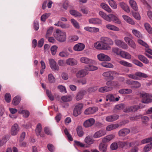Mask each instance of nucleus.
<instances>
[{
  "label": "nucleus",
  "mask_w": 152,
  "mask_h": 152,
  "mask_svg": "<svg viewBox=\"0 0 152 152\" xmlns=\"http://www.w3.org/2000/svg\"><path fill=\"white\" fill-rule=\"evenodd\" d=\"M95 121V120L94 118H89L84 121L83 126L86 128L91 127L94 124Z\"/></svg>",
  "instance_id": "14"
},
{
  "label": "nucleus",
  "mask_w": 152,
  "mask_h": 152,
  "mask_svg": "<svg viewBox=\"0 0 152 152\" xmlns=\"http://www.w3.org/2000/svg\"><path fill=\"white\" fill-rule=\"evenodd\" d=\"M130 132V130L128 129H123L118 132V134L120 136H124L128 134Z\"/></svg>",
  "instance_id": "21"
},
{
  "label": "nucleus",
  "mask_w": 152,
  "mask_h": 152,
  "mask_svg": "<svg viewBox=\"0 0 152 152\" xmlns=\"http://www.w3.org/2000/svg\"><path fill=\"white\" fill-rule=\"evenodd\" d=\"M131 7L136 11H137L138 7L136 2L134 0H130L129 1Z\"/></svg>",
  "instance_id": "30"
},
{
  "label": "nucleus",
  "mask_w": 152,
  "mask_h": 152,
  "mask_svg": "<svg viewBox=\"0 0 152 152\" xmlns=\"http://www.w3.org/2000/svg\"><path fill=\"white\" fill-rule=\"evenodd\" d=\"M119 5L120 7L126 12L129 13L130 12L129 7L125 3L121 2L119 3Z\"/></svg>",
  "instance_id": "25"
},
{
  "label": "nucleus",
  "mask_w": 152,
  "mask_h": 152,
  "mask_svg": "<svg viewBox=\"0 0 152 152\" xmlns=\"http://www.w3.org/2000/svg\"><path fill=\"white\" fill-rule=\"evenodd\" d=\"M113 38L115 39V42L116 45L124 49H128V46L127 44L121 40L117 39L118 37L117 36H114Z\"/></svg>",
  "instance_id": "4"
},
{
  "label": "nucleus",
  "mask_w": 152,
  "mask_h": 152,
  "mask_svg": "<svg viewBox=\"0 0 152 152\" xmlns=\"http://www.w3.org/2000/svg\"><path fill=\"white\" fill-rule=\"evenodd\" d=\"M107 1L109 4L113 9H116L117 8V4L115 1L114 0H108Z\"/></svg>",
  "instance_id": "39"
},
{
  "label": "nucleus",
  "mask_w": 152,
  "mask_h": 152,
  "mask_svg": "<svg viewBox=\"0 0 152 152\" xmlns=\"http://www.w3.org/2000/svg\"><path fill=\"white\" fill-rule=\"evenodd\" d=\"M85 48L84 44L81 43L75 45L73 47V49L76 51H80L83 50Z\"/></svg>",
  "instance_id": "17"
},
{
  "label": "nucleus",
  "mask_w": 152,
  "mask_h": 152,
  "mask_svg": "<svg viewBox=\"0 0 152 152\" xmlns=\"http://www.w3.org/2000/svg\"><path fill=\"white\" fill-rule=\"evenodd\" d=\"M55 78L53 75L50 74L48 75V81L49 83H53L55 82Z\"/></svg>",
  "instance_id": "40"
},
{
  "label": "nucleus",
  "mask_w": 152,
  "mask_h": 152,
  "mask_svg": "<svg viewBox=\"0 0 152 152\" xmlns=\"http://www.w3.org/2000/svg\"><path fill=\"white\" fill-rule=\"evenodd\" d=\"M80 61L82 63L88 64H95L96 63L94 60L84 57H81Z\"/></svg>",
  "instance_id": "7"
},
{
  "label": "nucleus",
  "mask_w": 152,
  "mask_h": 152,
  "mask_svg": "<svg viewBox=\"0 0 152 152\" xmlns=\"http://www.w3.org/2000/svg\"><path fill=\"white\" fill-rule=\"evenodd\" d=\"M5 99L7 102H9L11 100V95L10 93H7L5 95Z\"/></svg>",
  "instance_id": "61"
},
{
  "label": "nucleus",
  "mask_w": 152,
  "mask_h": 152,
  "mask_svg": "<svg viewBox=\"0 0 152 152\" xmlns=\"http://www.w3.org/2000/svg\"><path fill=\"white\" fill-rule=\"evenodd\" d=\"M119 117V115L113 114L106 117L105 119L107 122H113L118 119Z\"/></svg>",
  "instance_id": "15"
},
{
  "label": "nucleus",
  "mask_w": 152,
  "mask_h": 152,
  "mask_svg": "<svg viewBox=\"0 0 152 152\" xmlns=\"http://www.w3.org/2000/svg\"><path fill=\"white\" fill-rule=\"evenodd\" d=\"M18 113L23 115L24 117L26 118L28 117L29 115V113L26 110H20L18 111Z\"/></svg>",
  "instance_id": "42"
},
{
  "label": "nucleus",
  "mask_w": 152,
  "mask_h": 152,
  "mask_svg": "<svg viewBox=\"0 0 152 152\" xmlns=\"http://www.w3.org/2000/svg\"><path fill=\"white\" fill-rule=\"evenodd\" d=\"M42 129V126L40 123L38 124L35 129V132L37 136H40L41 137H44L43 135L41 134Z\"/></svg>",
  "instance_id": "28"
},
{
  "label": "nucleus",
  "mask_w": 152,
  "mask_h": 152,
  "mask_svg": "<svg viewBox=\"0 0 152 152\" xmlns=\"http://www.w3.org/2000/svg\"><path fill=\"white\" fill-rule=\"evenodd\" d=\"M141 86V84L138 82L136 81H133L132 86H131V88H138Z\"/></svg>",
  "instance_id": "50"
},
{
  "label": "nucleus",
  "mask_w": 152,
  "mask_h": 152,
  "mask_svg": "<svg viewBox=\"0 0 152 152\" xmlns=\"http://www.w3.org/2000/svg\"><path fill=\"white\" fill-rule=\"evenodd\" d=\"M106 134V132L104 130H100L95 132L93 137L95 138H99L104 135Z\"/></svg>",
  "instance_id": "16"
},
{
  "label": "nucleus",
  "mask_w": 152,
  "mask_h": 152,
  "mask_svg": "<svg viewBox=\"0 0 152 152\" xmlns=\"http://www.w3.org/2000/svg\"><path fill=\"white\" fill-rule=\"evenodd\" d=\"M106 27L108 30L112 31H120V29L118 27L112 24H107L106 26Z\"/></svg>",
  "instance_id": "24"
},
{
  "label": "nucleus",
  "mask_w": 152,
  "mask_h": 152,
  "mask_svg": "<svg viewBox=\"0 0 152 152\" xmlns=\"http://www.w3.org/2000/svg\"><path fill=\"white\" fill-rule=\"evenodd\" d=\"M49 64L51 68L53 70H58L59 69V66L57 65L55 61L53 59H49Z\"/></svg>",
  "instance_id": "11"
},
{
  "label": "nucleus",
  "mask_w": 152,
  "mask_h": 152,
  "mask_svg": "<svg viewBox=\"0 0 152 152\" xmlns=\"http://www.w3.org/2000/svg\"><path fill=\"white\" fill-rule=\"evenodd\" d=\"M132 15L136 19L138 20L140 19V16L138 13L136 12H133Z\"/></svg>",
  "instance_id": "64"
},
{
  "label": "nucleus",
  "mask_w": 152,
  "mask_h": 152,
  "mask_svg": "<svg viewBox=\"0 0 152 152\" xmlns=\"http://www.w3.org/2000/svg\"><path fill=\"white\" fill-rule=\"evenodd\" d=\"M100 6L102 9L110 13L112 12L111 9L107 4L104 3H102L100 4Z\"/></svg>",
  "instance_id": "33"
},
{
  "label": "nucleus",
  "mask_w": 152,
  "mask_h": 152,
  "mask_svg": "<svg viewBox=\"0 0 152 152\" xmlns=\"http://www.w3.org/2000/svg\"><path fill=\"white\" fill-rule=\"evenodd\" d=\"M115 137V135L113 134H109L103 137L102 139V141L103 143H106L113 140Z\"/></svg>",
  "instance_id": "18"
},
{
  "label": "nucleus",
  "mask_w": 152,
  "mask_h": 152,
  "mask_svg": "<svg viewBox=\"0 0 152 152\" xmlns=\"http://www.w3.org/2000/svg\"><path fill=\"white\" fill-rule=\"evenodd\" d=\"M141 96L143 99L142 101V102L143 103H148L152 102V99L149 98L151 97V95L149 94H142L141 95Z\"/></svg>",
  "instance_id": "9"
},
{
  "label": "nucleus",
  "mask_w": 152,
  "mask_h": 152,
  "mask_svg": "<svg viewBox=\"0 0 152 152\" xmlns=\"http://www.w3.org/2000/svg\"><path fill=\"white\" fill-rule=\"evenodd\" d=\"M99 15L104 20L108 22L113 21L115 23L120 24L121 22L120 20L115 15L112 14L107 15L104 12L100 11L99 12Z\"/></svg>",
  "instance_id": "1"
},
{
  "label": "nucleus",
  "mask_w": 152,
  "mask_h": 152,
  "mask_svg": "<svg viewBox=\"0 0 152 152\" xmlns=\"http://www.w3.org/2000/svg\"><path fill=\"white\" fill-rule=\"evenodd\" d=\"M144 107V105H143L141 104H140L139 105H133L132 106V112H136L140 109L143 108Z\"/></svg>",
  "instance_id": "35"
},
{
  "label": "nucleus",
  "mask_w": 152,
  "mask_h": 152,
  "mask_svg": "<svg viewBox=\"0 0 152 152\" xmlns=\"http://www.w3.org/2000/svg\"><path fill=\"white\" fill-rule=\"evenodd\" d=\"M152 148V143L146 145L144 148V150L145 152H148L151 150Z\"/></svg>",
  "instance_id": "52"
},
{
  "label": "nucleus",
  "mask_w": 152,
  "mask_h": 152,
  "mask_svg": "<svg viewBox=\"0 0 152 152\" xmlns=\"http://www.w3.org/2000/svg\"><path fill=\"white\" fill-rule=\"evenodd\" d=\"M140 118H141L142 122L144 124H146L149 120V118L146 116H141Z\"/></svg>",
  "instance_id": "60"
},
{
  "label": "nucleus",
  "mask_w": 152,
  "mask_h": 152,
  "mask_svg": "<svg viewBox=\"0 0 152 152\" xmlns=\"http://www.w3.org/2000/svg\"><path fill=\"white\" fill-rule=\"evenodd\" d=\"M89 22L90 23L99 24L101 23L102 21L98 18H92L89 19Z\"/></svg>",
  "instance_id": "34"
},
{
  "label": "nucleus",
  "mask_w": 152,
  "mask_h": 152,
  "mask_svg": "<svg viewBox=\"0 0 152 152\" xmlns=\"http://www.w3.org/2000/svg\"><path fill=\"white\" fill-rule=\"evenodd\" d=\"M81 113V111L79 110L74 108L73 111V115L74 116L76 117Z\"/></svg>",
  "instance_id": "59"
},
{
  "label": "nucleus",
  "mask_w": 152,
  "mask_h": 152,
  "mask_svg": "<svg viewBox=\"0 0 152 152\" xmlns=\"http://www.w3.org/2000/svg\"><path fill=\"white\" fill-rule=\"evenodd\" d=\"M122 17L128 23L133 25L135 24L133 20L128 16L124 15H122Z\"/></svg>",
  "instance_id": "26"
},
{
  "label": "nucleus",
  "mask_w": 152,
  "mask_h": 152,
  "mask_svg": "<svg viewBox=\"0 0 152 152\" xmlns=\"http://www.w3.org/2000/svg\"><path fill=\"white\" fill-rule=\"evenodd\" d=\"M20 130L19 125L17 124H14L12 127L10 133L13 136L16 135Z\"/></svg>",
  "instance_id": "10"
},
{
  "label": "nucleus",
  "mask_w": 152,
  "mask_h": 152,
  "mask_svg": "<svg viewBox=\"0 0 152 152\" xmlns=\"http://www.w3.org/2000/svg\"><path fill=\"white\" fill-rule=\"evenodd\" d=\"M54 37L57 40L61 42L65 41L66 37V33L59 29L56 30Z\"/></svg>",
  "instance_id": "2"
},
{
  "label": "nucleus",
  "mask_w": 152,
  "mask_h": 152,
  "mask_svg": "<svg viewBox=\"0 0 152 152\" xmlns=\"http://www.w3.org/2000/svg\"><path fill=\"white\" fill-rule=\"evenodd\" d=\"M98 110L96 107H91L86 109L84 112L85 115H89L93 114L96 112Z\"/></svg>",
  "instance_id": "13"
},
{
  "label": "nucleus",
  "mask_w": 152,
  "mask_h": 152,
  "mask_svg": "<svg viewBox=\"0 0 152 152\" xmlns=\"http://www.w3.org/2000/svg\"><path fill=\"white\" fill-rule=\"evenodd\" d=\"M57 48L58 47L56 45H53L51 47L50 50L51 53L53 55H54L56 54Z\"/></svg>",
  "instance_id": "56"
},
{
  "label": "nucleus",
  "mask_w": 152,
  "mask_h": 152,
  "mask_svg": "<svg viewBox=\"0 0 152 152\" xmlns=\"http://www.w3.org/2000/svg\"><path fill=\"white\" fill-rule=\"evenodd\" d=\"M113 89L112 87L104 86L100 88L99 89V92L102 93L105 92L110 91Z\"/></svg>",
  "instance_id": "31"
},
{
  "label": "nucleus",
  "mask_w": 152,
  "mask_h": 152,
  "mask_svg": "<svg viewBox=\"0 0 152 152\" xmlns=\"http://www.w3.org/2000/svg\"><path fill=\"white\" fill-rule=\"evenodd\" d=\"M50 15V13H46L43 15L41 17V19L42 21H45Z\"/></svg>",
  "instance_id": "53"
},
{
  "label": "nucleus",
  "mask_w": 152,
  "mask_h": 152,
  "mask_svg": "<svg viewBox=\"0 0 152 152\" xmlns=\"http://www.w3.org/2000/svg\"><path fill=\"white\" fill-rule=\"evenodd\" d=\"M66 63L68 65L73 66L76 65L77 62L75 59L70 58L66 60Z\"/></svg>",
  "instance_id": "20"
},
{
  "label": "nucleus",
  "mask_w": 152,
  "mask_h": 152,
  "mask_svg": "<svg viewBox=\"0 0 152 152\" xmlns=\"http://www.w3.org/2000/svg\"><path fill=\"white\" fill-rule=\"evenodd\" d=\"M84 29L86 31L91 32H97L99 31L98 28L95 27H90L88 26L85 27Z\"/></svg>",
  "instance_id": "29"
},
{
  "label": "nucleus",
  "mask_w": 152,
  "mask_h": 152,
  "mask_svg": "<svg viewBox=\"0 0 152 152\" xmlns=\"http://www.w3.org/2000/svg\"><path fill=\"white\" fill-rule=\"evenodd\" d=\"M61 99L64 102H66L71 101L72 99V98L71 96L68 95L62 96Z\"/></svg>",
  "instance_id": "44"
},
{
  "label": "nucleus",
  "mask_w": 152,
  "mask_h": 152,
  "mask_svg": "<svg viewBox=\"0 0 152 152\" xmlns=\"http://www.w3.org/2000/svg\"><path fill=\"white\" fill-rule=\"evenodd\" d=\"M92 64H89L88 65L86 66L85 69L87 71H93L96 70L98 68L97 67L92 65Z\"/></svg>",
  "instance_id": "36"
},
{
  "label": "nucleus",
  "mask_w": 152,
  "mask_h": 152,
  "mask_svg": "<svg viewBox=\"0 0 152 152\" xmlns=\"http://www.w3.org/2000/svg\"><path fill=\"white\" fill-rule=\"evenodd\" d=\"M132 62L135 65L140 66L142 67L143 66L142 64L137 60L134 59L132 61Z\"/></svg>",
  "instance_id": "63"
},
{
  "label": "nucleus",
  "mask_w": 152,
  "mask_h": 152,
  "mask_svg": "<svg viewBox=\"0 0 152 152\" xmlns=\"http://www.w3.org/2000/svg\"><path fill=\"white\" fill-rule=\"evenodd\" d=\"M64 132L65 134L67 135V137L69 140L72 141L73 140V139L71 135L69 133L66 129H65L64 130Z\"/></svg>",
  "instance_id": "58"
},
{
  "label": "nucleus",
  "mask_w": 152,
  "mask_h": 152,
  "mask_svg": "<svg viewBox=\"0 0 152 152\" xmlns=\"http://www.w3.org/2000/svg\"><path fill=\"white\" fill-rule=\"evenodd\" d=\"M71 21L74 26L77 28H79L80 27L79 24L75 20L72 19L71 20Z\"/></svg>",
  "instance_id": "55"
},
{
  "label": "nucleus",
  "mask_w": 152,
  "mask_h": 152,
  "mask_svg": "<svg viewBox=\"0 0 152 152\" xmlns=\"http://www.w3.org/2000/svg\"><path fill=\"white\" fill-rule=\"evenodd\" d=\"M87 93L86 91L85 90H82L78 92L76 96V99L77 101L80 100L82 99L84 96Z\"/></svg>",
  "instance_id": "19"
},
{
  "label": "nucleus",
  "mask_w": 152,
  "mask_h": 152,
  "mask_svg": "<svg viewBox=\"0 0 152 152\" xmlns=\"http://www.w3.org/2000/svg\"><path fill=\"white\" fill-rule=\"evenodd\" d=\"M100 41L106 46H109L108 45H113V42L111 39L107 37H101Z\"/></svg>",
  "instance_id": "8"
},
{
  "label": "nucleus",
  "mask_w": 152,
  "mask_h": 152,
  "mask_svg": "<svg viewBox=\"0 0 152 152\" xmlns=\"http://www.w3.org/2000/svg\"><path fill=\"white\" fill-rule=\"evenodd\" d=\"M132 32L135 36L138 37H140L141 36V35L140 32L137 30L133 29L132 30Z\"/></svg>",
  "instance_id": "57"
},
{
  "label": "nucleus",
  "mask_w": 152,
  "mask_h": 152,
  "mask_svg": "<svg viewBox=\"0 0 152 152\" xmlns=\"http://www.w3.org/2000/svg\"><path fill=\"white\" fill-rule=\"evenodd\" d=\"M118 92L121 94H126L131 93L132 91L130 89H122L120 90Z\"/></svg>",
  "instance_id": "38"
},
{
  "label": "nucleus",
  "mask_w": 152,
  "mask_h": 152,
  "mask_svg": "<svg viewBox=\"0 0 152 152\" xmlns=\"http://www.w3.org/2000/svg\"><path fill=\"white\" fill-rule=\"evenodd\" d=\"M138 58L141 61L145 64H147L149 63L148 60L142 55H139Z\"/></svg>",
  "instance_id": "45"
},
{
  "label": "nucleus",
  "mask_w": 152,
  "mask_h": 152,
  "mask_svg": "<svg viewBox=\"0 0 152 152\" xmlns=\"http://www.w3.org/2000/svg\"><path fill=\"white\" fill-rule=\"evenodd\" d=\"M84 141L87 144L91 145L94 143V140L91 136L88 135L85 138Z\"/></svg>",
  "instance_id": "23"
},
{
  "label": "nucleus",
  "mask_w": 152,
  "mask_h": 152,
  "mask_svg": "<svg viewBox=\"0 0 152 152\" xmlns=\"http://www.w3.org/2000/svg\"><path fill=\"white\" fill-rule=\"evenodd\" d=\"M94 45L96 49L99 50H108L110 48V46H106L100 41L95 43Z\"/></svg>",
  "instance_id": "5"
},
{
  "label": "nucleus",
  "mask_w": 152,
  "mask_h": 152,
  "mask_svg": "<svg viewBox=\"0 0 152 152\" xmlns=\"http://www.w3.org/2000/svg\"><path fill=\"white\" fill-rule=\"evenodd\" d=\"M120 55L121 56L124 58L128 59H130L131 58V56L128 53L122 51L120 52Z\"/></svg>",
  "instance_id": "27"
},
{
  "label": "nucleus",
  "mask_w": 152,
  "mask_h": 152,
  "mask_svg": "<svg viewBox=\"0 0 152 152\" xmlns=\"http://www.w3.org/2000/svg\"><path fill=\"white\" fill-rule=\"evenodd\" d=\"M145 27L147 31L150 34L152 33V28L149 24L145 23L144 24Z\"/></svg>",
  "instance_id": "48"
},
{
  "label": "nucleus",
  "mask_w": 152,
  "mask_h": 152,
  "mask_svg": "<svg viewBox=\"0 0 152 152\" xmlns=\"http://www.w3.org/2000/svg\"><path fill=\"white\" fill-rule=\"evenodd\" d=\"M128 76L129 78L134 80H138L139 77L146 78L148 77L147 75L140 72H136L134 74H129Z\"/></svg>",
  "instance_id": "3"
},
{
  "label": "nucleus",
  "mask_w": 152,
  "mask_h": 152,
  "mask_svg": "<svg viewBox=\"0 0 152 152\" xmlns=\"http://www.w3.org/2000/svg\"><path fill=\"white\" fill-rule=\"evenodd\" d=\"M88 74L87 70L85 69H82L78 71L76 74V76L78 78H80L84 77Z\"/></svg>",
  "instance_id": "22"
},
{
  "label": "nucleus",
  "mask_w": 152,
  "mask_h": 152,
  "mask_svg": "<svg viewBox=\"0 0 152 152\" xmlns=\"http://www.w3.org/2000/svg\"><path fill=\"white\" fill-rule=\"evenodd\" d=\"M76 131L79 137H82L84 134L82 127L81 126H78L77 128Z\"/></svg>",
  "instance_id": "41"
},
{
  "label": "nucleus",
  "mask_w": 152,
  "mask_h": 152,
  "mask_svg": "<svg viewBox=\"0 0 152 152\" xmlns=\"http://www.w3.org/2000/svg\"><path fill=\"white\" fill-rule=\"evenodd\" d=\"M120 125L118 124H114L109 125L107 126L106 130L109 131L118 128Z\"/></svg>",
  "instance_id": "32"
},
{
  "label": "nucleus",
  "mask_w": 152,
  "mask_h": 152,
  "mask_svg": "<svg viewBox=\"0 0 152 152\" xmlns=\"http://www.w3.org/2000/svg\"><path fill=\"white\" fill-rule=\"evenodd\" d=\"M115 74L116 72L114 71H107L103 73L102 75L105 79L108 80H112L114 79L113 76Z\"/></svg>",
  "instance_id": "6"
},
{
  "label": "nucleus",
  "mask_w": 152,
  "mask_h": 152,
  "mask_svg": "<svg viewBox=\"0 0 152 152\" xmlns=\"http://www.w3.org/2000/svg\"><path fill=\"white\" fill-rule=\"evenodd\" d=\"M53 29L52 27H50L47 30L45 36L46 38H48L51 35L53 32Z\"/></svg>",
  "instance_id": "51"
},
{
  "label": "nucleus",
  "mask_w": 152,
  "mask_h": 152,
  "mask_svg": "<svg viewBox=\"0 0 152 152\" xmlns=\"http://www.w3.org/2000/svg\"><path fill=\"white\" fill-rule=\"evenodd\" d=\"M107 145L102 143H100L99 146V151L102 152H105L107 150Z\"/></svg>",
  "instance_id": "37"
},
{
  "label": "nucleus",
  "mask_w": 152,
  "mask_h": 152,
  "mask_svg": "<svg viewBox=\"0 0 152 152\" xmlns=\"http://www.w3.org/2000/svg\"><path fill=\"white\" fill-rule=\"evenodd\" d=\"M118 63L122 65L125 66L129 67H132V65L131 64L124 60L120 61L118 62Z\"/></svg>",
  "instance_id": "46"
},
{
  "label": "nucleus",
  "mask_w": 152,
  "mask_h": 152,
  "mask_svg": "<svg viewBox=\"0 0 152 152\" xmlns=\"http://www.w3.org/2000/svg\"><path fill=\"white\" fill-rule=\"evenodd\" d=\"M20 99L19 96H16L13 99L12 101V104L15 105H18L20 103Z\"/></svg>",
  "instance_id": "43"
},
{
  "label": "nucleus",
  "mask_w": 152,
  "mask_h": 152,
  "mask_svg": "<svg viewBox=\"0 0 152 152\" xmlns=\"http://www.w3.org/2000/svg\"><path fill=\"white\" fill-rule=\"evenodd\" d=\"M69 12L71 15L76 17H80L82 16L80 13L75 10H71Z\"/></svg>",
  "instance_id": "47"
},
{
  "label": "nucleus",
  "mask_w": 152,
  "mask_h": 152,
  "mask_svg": "<svg viewBox=\"0 0 152 152\" xmlns=\"http://www.w3.org/2000/svg\"><path fill=\"white\" fill-rule=\"evenodd\" d=\"M83 107V104L82 103H78L75 104L74 108L81 111Z\"/></svg>",
  "instance_id": "54"
},
{
  "label": "nucleus",
  "mask_w": 152,
  "mask_h": 152,
  "mask_svg": "<svg viewBox=\"0 0 152 152\" xmlns=\"http://www.w3.org/2000/svg\"><path fill=\"white\" fill-rule=\"evenodd\" d=\"M101 65L107 68H112L113 67V65L111 63L108 62H103L101 64Z\"/></svg>",
  "instance_id": "49"
},
{
  "label": "nucleus",
  "mask_w": 152,
  "mask_h": 152,
  "mask_svg": "<svg viewBox=\"0 0 152 152\" xmlns=\"http://www.w3.org/2000/svg\"><path fill=\"white\" fill-rule=\"evenodd\" d=\"M118 148L117 143L116 142L113 143L110 145L111 149L112 150H116Z\"/></svg>",
  "instance_id": "62"
},
{
  "label": "nucleus",
  "mask_w": 152,
  "mask_h": 152,
  "mask_svg": "<svg viewBox=\"0 0 152 152\" xmlns=\"http://www.w3.org/2000/svg\"><path fill=\"white\" fill-rule=\"evenodd\" d=\"M98 59L101 61H109L111 58L109 56L103 53H100L97 56Z\"/></svg>",
  "instance_id": "12"
}]
</instances>
